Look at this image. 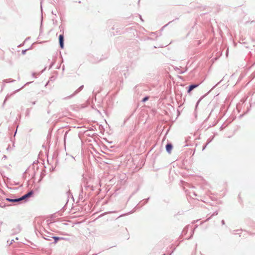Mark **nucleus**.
<instances>
[{"label": "nucleus", "mask_w": 255, "mask_h": 255, "mask_svg": "<svg viewBox=\"0 0 255 255\" xmlns=\"http://www.w3.org/2000/svg\"><path fill=\"white\" fill-rule=\"evenodd\" d=\"M139 1H140V0H138V3L139 2Z\"/></svg>", "instance_id": "41"}, {"label": "nucleus", "mask_w": 255, "mask_h": 255, "mask_svg": "<svg viewBox=\"0 0 255 255\" xmlns=\"http://www.w3.org/2000/svg\"><path fill=\"white\" fill-rule=\"evenodd\" d=\"M32 82H27L24 86L25 85H29V84L31 83Z\"/></svg>", "instance_id": "28"}, {"label": "nucleus", "mask_w": 255, "mask_h": 255, "mask_svg": "<svg viewBox=\"0 0 255 255\" xmlns=\"http://www.w3.org/2000/svg\"><path fill=\"white\" fill-rule=\"evenodd\" d=\"M45 170L43 168L40 172V178L38 180V182H40L43 179V178L45 176Z\"/></svg>", "instance_id": "8"}, {"label": "nucleus", "mask_w": 255, "mask_h": 255, "mask_svg": "<svg viewBox=\"0 0 255 255\" xmlns=\"http://www.w3.org/2000/svg\"><path fill=\"white\" fill-rule=\"evenodd\" d=\"M218 211H216L215 212H214V213L211 215V217L214 216H216L218 215Z\"/></svg>", "instance_id": "19"}, {"label": "nucleus", "mask_w": 255, "mask_h": 255, "mask_svg": "<svg viewBox=\"0 0 255 255\" xmlns=\"http://www.w3.org/2000/svg\"><path fill=\"white\" fill-rule=\"evenodd\" d=\"M3 158H6V156L5 155H4Z\"/></svg>", "instance_id": "33"}, {"label": "nucleus", "mask_w": 255, "mask_h": 255, "mask_svg": "<svg viewBox=\"0 0 255 255\" xmlns=\"http://www.w3.org/2000/svg\"><path fill=\"white\" fill-rule=\"evenodd\" d=\"M33 191L30 190L20 197L15 198H6L5 199V200L9 202H12L15 204H19L21 203L22 201H23L24 202L27 201L28 199L30 197L33 196Z\"/></svg>", "instance_id": "1"}, {"label": "nucleus", "mask_w": 255, "mask_h": 255, "mask_svg": "<svg viewBox=\"0 0 255 255\" xmlns=\"http://www.w3.org/2000/svg\"><path fill=\"white\" fill-rule=\"evenodd\" d=\"M165 255V254H163V255Z\"/></svg>", "instance_id": "42"}, {"label": "nucleus", "mask_w": 255, "mask_h": 255, "mask_svg": "<svg viewBox=\"0 0 255 255\" xmlns=\"http://www.w3.org/2000/svg\"><path fill=\"white\" fill-rule=\"evenodd\" d=\"M201 99H202V98H200V99L197 101V103H196V107H195V108H196V109L197 108V107H198V104H199V103H200V102L201 101Z\"/></svg>", "instance_id": "16"}, {"label": "nucleus", "mask_w": 255, "mask_h": 255, "mask_svg": "<svg viewBox=\"0 0 255 255\" xmlns=\"http://www.w3.org/2000/svg\"><path fill=\"white\" fill-rule=\"evenodd\" d=\"M52 238L54 239V244H56V243H57V242L59 240H68L67 239L63 238V237H59L54 236V237H52Z\"/></svg>", "instance_id": "7"}, {"label": "nucleus", "mask_w": 255, "mask_h": 255, "mask_svg": "<svg viewBox=\"0 0 255 255\" xmlns=\"http://www.w3.org/2000/svg\"><path fill=\"white\" fill-rule=\"evenodd\" d=\"M69 132V130H67L65 132V134H64V142L65 143V141H66V137L67 136V134H68Z\"/></svg>", "instance_id": "13"}, {"label": "nucleus", "mask_w": 255, "mask_h": 255, "mask_svg": "<svg viewBox=\"0 0 255 255\" xmlns=\"http://www.w3.org/2000/svg\"><path fill=\"white\" fill-rule=\"evenodd\" d=\"M140 19H141V20H142V18H141V15H140Z\"/></svg>", "instance_id": "35"}, {"label": "nucleus", "mask_w": 255, "mask_h": 255, "mask_svg": "<svg viewBox=\"0 0 255 255\" xmlns=\"http://www.w3.org/2000/svg\"><path fill=\"white\" fill-rule=\"evenodd\" d=\"M194 232V230L192 231V234H191V236L187 239L188 240L190 239L193 237Z\"/></svg>", "instance_id": "20"}, {"label": "nucleus", "mask_w": 255, "mask_h": 255, "mask_svg": "<svg viewBox=\"0 0 255 255\" xmlns=\"http://www.w3.org/2000/svg\"><path fill=\"white\" fill-rule=\"evenodd\" d=\"M21 230V229L20 225H18L16 226V227L15 228L13 229L12 234H18L20 232Z\"/></svg>", "instance_id": "5"}, {"label": "nucleus", "mask_w": 255, "mask_h": 255, "mask_svg": "<svg viewBox=\"0 0 255 255\" xmlns=\"http://www.w3.org/2000/svg\"><path fill=\"white\" fill-rule=\"evenodd\" d=\"M59 47L61 49H63L64 45V37L63 34H60L59 36Z\"/></svg>", "instance_id": "2"}, {"label": "nucleus", "mask_w": 255, "mask_h": 255, "mask_svg": "<svg viewBox=\"0 0 255 255\" xmlns=\"http://www.w3.org/2000/svg\"><path fill=\"white\" fill-rule=\"evenodd\" d=\"M35 103H36V101H34V102H32V105H35Z\"/></svg>", "instance_id": "32"}, {"label": "nucleus", "mask_w": 255, "mask_h": 255, "mask_svg": "<svg viewBox=\"0 0 255 255\" xmlns=\"http://www.w3.org/2000/svg\"><path fill=\"white\" fill-rule=\"evenodd\" d=\"M149 199V197H148V198H146V199H144V200H143V205H145V204H146V203L148 202V201Z\"/></svg>", "instance_id": "15"}, {"label": "nucleus", "mask_w": 255, "mask_h": 255, "mask_svg": "<svg viewBox=\"0 0 255 255\" xmlns=\"http://www.w3.org/2000/svg\"><path fill=\"white\" fill-rule=\"evenodd\" d=\"M33 168H34L35 167H36V168H37V169H38V164H37V163H35H35H33Z\"/></svg>", "instance_id": "17"}, {"label": "nucleus", "mask_w": 255, "mask_h": 255, "mask_svg": "<svg viewBox=\"0 0 255 255\" xmlns=\"http://www.w3.org/2000/svg\"><path fill=\"white\" fill-rule=\"evenodd\" d=\"M18 240V238H16L15 240Z\"/></svg>", "instance_id": "37"}, {"label": "nucleus", "mask_w": 255, "mask_h": 255, "mask_svg": "<svg viewBox=\"0 0 255 255\" xmlns=\"http://www.w3.org/2000/svg\"><path fill=\"white\" fill-rule=\"evenodd\" d=\"M29 37H28V38H27L25 39V40H28V39H29Z\"/></svg>", "instance_id": "38"}, {"label": "nucleus", "mask_w": 255, "mask_h": 255, "mask_svg": "<svg viewBox=\"0 0 255 255\" xmlns=\"http://www.w3.org/2000/svg\"><path fill=\"white\" fill-rule=\"evenodd\" d=\"M172 148H173L172 144L170 142H168L165 146V149H166V152L168 153H170Z\"/></svg>", "instance_id": "4"}, {"label": "nucleus", "mask_w": 255, "mask_h": 255, "mask_svg": "<svg viewBox=\"0 0 255 255\" xmlns=\"http://www.w3.org/2000/svg\"><path fill=\"white\" fill-rule=\"evenodd\" d=\"M8 98V96H7L5 97V100H4V102H3V105L5 104V103L6 101L7 100Z\"/></svg>", "instance_id": "23"}, {"label": "nucleus", "mask_w": 255, "mask_h": 255, "mask_svg": "<svg viewBox=\"0 0 255 255\" xmlns=\"http://www.w3.org/2000/svg\"><path fill=\"white\" fill-rule=\"evenodd\" d=\"M207 145H208V144H207V143H206L205 145H204L203 146L202 150H204L206 148V146H207Z\"/></svg>", "instance_id": "22"}, {"label": "nucleus", "mask_w": 255, "mask_h": 255, "mask_svg": "<svg viewBox=\"0 0 255 255\" xmlns=\"http://www.w3.org/2000/svg\"><path fill=\"white\" fill-rule=\"evenodd\" d=\"M221 223L222 225H225V221L224 220H222L221 221Z\"/></svg>", "instance_id": "27"}, {"label": "nucleus", "mask_w": 255, "mask_h": 255, "mask_svg": "<svg viewBox=\"0 0 255 255\" xmlns=\"http://www.w3.org/2000/svg\"><path fill=\"white\" fill-rule=\"evenodd\" d=\"M124 216V215H122L120 216V217H122V216Z\"/></svg>", "instance_id": "39"}, {"label": "nucleus", "mask_w": 255, "mask_h": 255, "mask_svg": "<svg viewBox=\"0 0 255 255\" xmlns=\"http://www.w3.org/2000/svg\"><path fill=\"white\" fill-rule=\"evenodd\" d=\"M200 84H190L188 87L187 90V93H190V92L193 90L194 89L197 88L199 86Z\"/></svg>", "instance_id": "3"}, {"label": "nucleus", "mask_w": 255, "mask_h": 255, "mask_svg": "<svg viewBox=\"0 0 255 255\" xmlns=\"http://www.w3.org/2000/svg\"><path fill=\"white\" fill-rule=\"evenodd\" d=\"M188 226L185 227L183 229V231H182V234H184V235L186 234L187 233V232H188Z\"/></svg>", "instance_id": "11"}, {"label": "nucleus", "mask_w": 255, "mask_h": 255, "mask_svg": "<svg viewBox=\"0 0 255 255\" xmlns=\"http://www.w3.org/2000/svg\"><path fill=\"white\" fill-rule=\"evenodd\" d=\"M13 145V146H14V142H13V145Z\"/></svg>", "instance_id": "36"}, {"label": "nucleus", "mask_w": 255, "mask_h": 255, "mask_svg": "<svg viewBox=\"0 0 255 255\" xmlns=\"http://www.w3.org/2000/svg\"><path fill=\"white\" fill-rule=\"evenodd\" d=\"M27 50L28 49L22 50V51H21V54H23V55H24Z\"/></svg>", "instance_id": "18"}, {"label": "nucleus", "mask_w": 255, "mask_h": 255, "mask_svg": "<svg viewBox=\"0 0 255 255\" xmlns=\"http://www.w3.org/2000/svg\"><path fill=\"white\" fill-rule=\"evenodd\" d=\"M14 242L13 240H11L10 241H7V243H8L9 245H11L12 244V243Z\"/></svg>", "instance_id": "21"}, {"label": "nucleus", "mask_w": 255, "mask_h": 255, "mask_svg": "<svg viewBox=\"0 0 255 255\" xmlns=\"http://www.w3.org/2000/svg\"><path fill=\"white\" fill-rule=\"evenodd\" d=\"M20 90V89H18L17 90H16V91H19Z\"/></svg>", "instance_id": "40"}, {"label": "nucleus", "mask_w": 255, "mask_h": 255, "mask_svg": "<svg viewBox=\"0 0 255 255\" xmlns=\"http://www.w3.org/2000/svg\"><path fill=\"white\" fill-rule=\"evenodd\" d=\"M6 149H7V150H10V149H11V147H10V145H8V147H7Z\"/></svg>", "instance_id": "26"}, {"label": "nucleus", "mask_w": 255, "mask_h": 255, "mask_svg": "<svg viewBox=\"0 0 255 255\" xmlns=\"http://www.w3.org/2000/svg\"><path fill=\"white\" fill-rule=\"evenodd\" d=\"M53 64H54V63H53V62H52V63L50 64V66H49V69H50L51 68H52V67L53 66Z\"/></svg>", "instance_id": "24"}, {"label": "nucleus", "mask_w": 255, "mask_h": 255, "mask_svg": "<svg viewBox=\"0 0 255 255\" xmlns=\"http://www.w3.org/2000/svg\"><path fill=\"white\" fill-rule=\"evenodd\" d=\"M79 200H82L83 201H84L83 197V191L82 189L81 190V193L79 195Z\"/></svg>", "instance_id": "9"}, {"label": "nucleus", "mask_w": 255, "mask_h": 255, "mask_svg": "<svg viewBox=\"0 0 255 255\" xmlns=\"http://www.w3.org/2000/svg\"><path fill=\"white\" fill-rule=\"evenodd\" d=\"M16 132H17V129H16V130L14 132V136H15L16 134Z\"/></svg>", "instance_id": "31"}, {"label": "nucleus", "mask_w": 255, "mask_h": 255, "mask_svg": "<svg viewBox=\"0 0 255 255\" xmlns=\"http://www.w3.org/2000/svg\"><path fill=\"white\" fill-rule=\"evenodd\" d=\"M35 73H33L32 74L33 77H34V78H36V76H35Z\"/></svg>", "instance_id": "29"}, {"label": "nucleus", "mask_w": 255, "mask_h": 255, "mask_svg": "<svg viewBox=\"0 0 255 255\" xmlns=\"http://www.w3.org/2000/svg\"><path fill=\"white\" fill-rule=\"evenodd\" d=\"M172 21H169L167 24L165 25L162 28H163L164 27H166L167 25H168L169 23H170Z\"/></svg>", "instance_id": "25"}, {"label": "nucleus", "mask_w": 255, "mask_h": 255, "mask_svg": "<svg viewBox=\"0 0 255 255\" xmlns=\"http://www.w3.org/2000/svg\"><path fill=\"white\" fill-rule=\"evenodd\" d=\"M35 176V171H34L33 175H32V178H33Z\"/></svg>", "instance_id": "30"}, {"label": "nucleus", "mask_w": 255, "mask_h": 255, "mask_svg": "<svg viewBox=\"0 0 255 255\" xmlns=\"http://www.w3.org/2000/svg\"><path fill=\"white\" fill-rule=\"evenodd\" d=\"M213 138H214V136H213L211 138H208L207 140V142H206L207 144H208L209 143H210Z\"/></svg>", "instance_id": "14"}, {"label": "nucleus", "mask_w": 255, "mask_h": 255, "mask_svg": "<svg viewBox=\"0 0 255 255\" xmlns=\"http://www.w3.org/2000/svg\"><path fill=\"white\" fill-rule=\"evenodd\" d=\"M15 81L14 80H13L12 79H5L3 82H5V83H10V82H14Z\"/></svg>", "instance_id": "10"}, {"label": "nucleus", "mask_w": 255, "mask_h": 255, "mask_svg": "<svg viewBox=\"0 0 255 255\" xmlns=\"http://www.w3.org/2000/svg\"><path fill=\"white\" fill-rule=\"evenodd\" d=\"M84 88V86L82 85L77 90H76L73 94L70 95L69 97L72 98L75 95H76L77 94H78L79 92H80Z\"/></svg>", "instance_id": "6"}, {"label": "nucleus", "mask_w": 255, "mask_h": 255, "mask_svg": "<svg viewBox=\"0 0 255 255\" xmlns=\"http://www.w3.org/2000/svg\"><path fill=\"white\" fill-rule=\"evenodd\" d=\"M149 96H145L142 99L141 102L144 103L146 101H147L149 99Z\"/></svg>", "instance_id": "12"}, {"label": "nucleus", "mask_w": 255, "mask_h": 255, "mask_svg": "<svg viewBox=\"0 0 255 255\" xmlns=\"http://www.w3.org/2000/svg\"><path fill=\"white\" fill-rule=\"evenodd\" d=\"M44 238L45 240H49V239H47V238H45V237H44Z\"/></svg>", "instance_id": "34"}]
</instances>
